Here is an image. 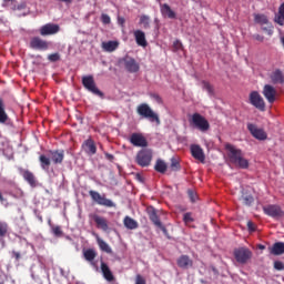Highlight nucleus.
I'll return each instance as SVG.
<instances>
[{
  "label": "nucleus",
  "mask_w": 284,
  "mask_h": 284,
  "mask_svg": "<svg viewBox=\"0 0 284 284\" xmlns=\"http://www.w3.org/2000/svg\"><path fill=\"white\" fill-rule=\"evenodd\" d=\"M225 150H227L230 163L240 168L241 170H247L250 168V162L247 159L243 158V151L236 149L234 145L227 143L225 144Z\"/></svg>",
  "instance_id": "obj_1"
},
{
  "label": "nucleus",
  "mask_w": 284,
  "mask_h": 284,
  "mask_svg": "<svg viewBox=\"0 0 284 284\" xmlns=\"http://www.w3.org/2000/svg\"><path fill=\"white\" fill-rule=\"evenodd\" d=\"M136 113L139 116H141V119H146L150 121V123H156V125H161V119L159 118V114H156L148 103H141L138 105Z\"/></svg>",
  "instance_id": "obj_2"
},
{
  "label": "nucleus",
  "mask_w": 284,
  "mask_h": 284,
  "mask_svg": "<svg viewBox=\"0 0 284 284\" xmlns=\"http://www.w3.org/2000/svg\"><path fill=\"white\" fill-rule=\"evenodd\" d=\"M190 125L200 130V132H207L210 130V122L201 113H193L189 120Z\"/></svg>",
  "instance_id": "obj_3"
},
{
  "label": "nucleus",
  "mask_w": 284,
  "mask_h": 284,
  "mask_svg": "<svg viewBox=\"0 0 284 284\" xmlns=\"http://www.w3.org/2000/svg\"><path fill=\"white\" fill-rule=\"evenodd\" d=\"M233 256L240 265H246V263H250L252 261L253 253L247 247H239L235 248L233 252Z\"/></svg>",
  "instance_id": "obj_4"
},
{
  "label": "nucleus",
  "mask_w": 284,
  "mask_h": 284,
  "mask_svg": "<svg viewBox=\"0 0 284 284\" xmlns=\"http://www.w3.org/2000/svg\"><path fill=\"white\" fill-rule=\"evenodd\" d=\"M89 195L97 205H101L102 207H116V204L112 200L106 199L105 194L101 195V193L91 190L89 191Z\"/></svg>",
  "instance_id": "obj_5"
},
{
  "label": "nucleus",
  "mask_w": 284,
  "mask_h": 284,
  "mask_svg": "<svg viewBox=\"0 0 284 284\" xmlns=\"http://www.w3.org/2000/svg\"><path fill=\"white\" fill-rule=\"evenodd\" d=\"M135 162L140 168H148L150 163H152V150L150 149H142L138 152L135 156Z\"/></svg>",
  "instance_id": "obj_6"
},
{
  "label": "nucleus",
  "mask_w": 284,
  "mask_h": 284,
  "mask_svg": "<svg viewBox=\"0 0 284 284\" xmlns=\"http://www.w3.org/2000/svg\"><path fill=\"white\" fill-rule=\"evenodd\" d=\"M82 85L85 88V90H88L92 94H95V97H100L101 99H103V93L101 92V90H99V88H97V82H94L93 75H84L82 78Z\"/></svg>",
  "instance_id": "obj_7"
},
{
  "label": "nucleus",
  "mask_w": 284,
  "mask_h": 284,
  "mask_svg": "<svg viewBox=\"0 0 284 284\" xmlns=\"http://www.w3.org/2000/svg\"><path fill=\"white\" fill-rule=\"evenodd\" d=\"M29 48H31V50H39L40 52H45L50 50V42L39 36L32 37L29 42Z\"/></svg>",
  "instance_id": "obj_8"
},
{
  "label": "nucleus",
  "mask_w": 284,
  "mask_h": 284,
  "mask_svg": "<svg viewBox=\"0 0 284 284\" xmlns=\"http://www.w3.org/2000/svg\"><path fill=\"white\" fill-rule=\"evenodd\" d=\"M121 65L126 70V72H130L131 74H134L141 70V65H139V62L130 55H126L120 60Z\"/></svg>",
  "instance_id": "obj_9"
},
{
  "label": "nucleus",
  "mask_w": 284,
  "mask_h": 284,
  "mask_svg": "<svg viewBox=\"0 0 284 284\" xmlns=\"http://www.w3.org/2000/svg\"><path fill=\"white\" fill-rule=\"evenodd\" d=\"M248 101L253 108H256L260 112H265V100L258 91H252L248 95Z\"/></svg>",
  "instance_id": "obj_10"
},
{
  "label": "nucleus",
  "mask_w": 284,
  "mask_h": 284,
  "mask_svg": "<svg viewBox=\"0 0 284 284\" xmlns=\"http://www.w3.org/2000/svg\"><path fill=\"white\" fill-rule=\"evenodd\" d=\"M146 213L153 225H155V227H159L163 232V234H168V229L163 225L161 219H159V214H156V209L150 206L146 209Z\"/></svg>",
  "instance_id": "obj_11"
},
{
  "label": "nucleus",
  "mask_w": 284,
  "mask_h": 284,
  "mask_svg": "<svg viewBox=\"0 0 284 284\" xmlns=\"http://www.w3.org/2000/svg\"><path fill=\"white\" fill-rule=\"evenodd\" d=\"M61 31V27L55 23H47L42 26L39 30L41 37H52L54 34H59Z\"/></svg>",
  "instance_id": "obj_12"
},
{
  "label": "nucleus",
  "mask_w": 284,
  "mask_h": 284,
  "mask_svg": "<svg viewBox=\"0 0 284 284\" xmlns=\"http://www.w3.org/2000/svg\"><path fill=\"white\" fill-rule=\"evenodd\" d=\"M0 124L7 125L8 128H13L14 122L10 119V115L6 112V103L0 99Z\"/></svg>",
  "instance_id": "obj_13"
},
{
  "label": "nucleus",
  "mask_w": 284,
  "mask_h": 284,
  "mask_svg": "<svg viewBox=\"0 0 284 284\" xmlns=\"http://www.w3.org/2000/svg\"><path fill=\"white\" fill-rule=\"evenodd\" d=\"M247 130L251 132L252 136L254 139H257V141H265L267 139V133L263 129H258L256 124L248 123Z\"/></svg>",
  "instance_id": "obj_14"
},
{
  "label": "nucleus",
  "mask_w": 284,
  "mask_h": 284,
  "mask_svg": "<svg viewBox=\"0 0 284 284\" xmlns=\"http://www.w3.org/2000/svg\"><path fill=\"white\" fill-rule=\"evenodd\" d=\"M130 143L135 148H148V140L141 133H132L130 136Z\"/></svg>",
  "instance_id": "obj_15"
},
{
  "label": "nucleus",
  "mask_w": 284,
  "mask_h": 284,
  "mask_svg": "<svg viewBox=\"0 0 284 284\" xmlns=\"http://www.w3.org/2000/svg\"><path fill=\"white\" fill-rule=\"evenodd\" d=\"M90 219H92L98 227V230H102V232H108L110 226L108 224V220L99 214H90Z\"/></svg>",
  "instance_id": "obj_16"
},
{
  "label": "nucleus",
  "mask_w": 284,
  "mask_h": 284,
  "mask_svg": "<svg viewBox=\"0 0 284 284\" xmlns=\"http://www.w3.org/2000/svg\"><path fill=\"white\" fill-rule=\"evenodd\" d=\"M263 97L268 101V103H274L276 101V88L271 84H265L262 91Z\"/></svg>",
  "instance_id": "obj_17"
},
{
  "label": "nucleus",
  "mask_w": 284,
  "mask_h": 284,
  "mask_svg": "<svg viewBox=\"0 0 284 284\" xmlns=\"http://www.w3.org/2000/svg\"><path fill=\"white\" fill-rule=\"evenodd\" d=\"M264 213L267 216H272V219H278V216H283V210H281V206L278 205H267L263 207Z\"/></svg>",
  "instance_id": "obj_18"
},
{
  "label": "nucleus",
  "mask_w": 284,
  "mask_h": 284,
  "mask_svg": "<svg viewBox=\"0 0 284 284\" xmlns=\"http://www.w3.org/2000/svg\"><path fill=\"white\" fill-rule=\"evenodd\" d=\"M20 174L22 179L31 186L37 187V176L34 173H32L30 170H26L23 168H20Z\"/></svg>",
  "instance_id": "obj_19"
},
{
  "label": "nucleus",
  "mask_w": 284,
  "mask_h": 284,
  "mask_svg": "<svg viewBox=\"0 0 284 284\" xmlns=\"http://www.w3.org/2000/svg\"><path fill=\"white\" fill-rule=\"evenodd\" d=\"M82 150L88 156H94L97 154V144L92 138H89L82 143Z\"/></svg>",
  "instance_id": "obj_20"
},
{
  "label": "nucleus",
  "mask_w": 284,
  "mask_h": 284,
  "mask_svg": "<svg viewBox=\"0 0 284 284\" xmlns=\"http://www.w3.org/2000/svg\"><path fill=\"white\" fill-rule=\"evenodd\" d=\"M191 154L193 159L196 161H200V163H205V152H203V149L199 144L191 145Z\"/></svg>",
  "instance_id": "obj_21"
},
{
  "label": "nucleus",
  "mask_w": 284,
  "mask_h": 284,
  "mask_svg": "<svg viewBox=\"0 0 284 284\" xmlns=\"http://www.w3.org/2000/svg\"><path fill=\"white\" fill-rule=\"evenodd\" d=\"M178 266L181 267V270H190V267L194 266V261L190 258V255H181L178 261Z\"/></svg>",
  "instance_id": "obj_22"
},
{
  "label": "nucleus",
  "mask_w": 284,
  "mask_h": 284,
  "mask_svg": "<svg viewBox=\"0 0 284 284\" xmlns=\"http://www.w3.org/2000/svg\"><path fill=\"white\" fill-rule=\"evenodd\" d=\"M50 156H51V161L55 165H59L63 163V159H65V151L63 150L50 151Z\"/></svg>",
  "instance_id": "obj_23"
},
{
  "label": "nucleus",
  "mask_w": 284,
  "mask_h": 284,
  "mask_svg": "<svg viewBox=\"0 0 284 284\" xmlns=\"http://www.w3.org/2000/svg\"><path fill=\"white\" fill-rule=\"evenodd\" d=\"M133 34H134L135 43L141 45V48H148V40L145 39V32H143L142 30H135Z\"/></svg>",
  "instance_id": "obj_24"
},
{
  "label": "nucleus",
  "mask_w": 284,
  "mask_h": 284,
  "mask_svg": "<svg viewBox=\"0 0 284 284\" xmlns=\"http://www.w3.org/2000/svg\"><path fill=\"white\" fill-rule=\"evenodd\" d=\"M83 256L93 267H97V263H94V258H97V251L94 248H88L83 251Z\"/></svg>",
  "instance_id": "obj_25"
},
{
  "label": "nucleus",
  "mask_w": 284,
  "mask_h": 284,
  "mask_svg": "<svg viewBox=\"0 0 284 284\" xmlns=\"http://www.w3.org/2000/svg\"><path fill=\"white\" fill-rule=\"evenodd\" d=\"M101 272L105 281H109V283H112V281H114V274H112L110 266H108L105 262H101Z\"/></svg>",
  "instance_id": "obj_26"
},
{
  "label": "nucleus",
  "mask_w": 284,
  "mask_h": 284,
  "mask_svg": "<svg viewBox=\"0 0 284 284\" xmlns=\"http://www.w3.org/2000/svg\"><path fill=\"white\" fill-rule=\"evenodd\" d=\"M161 13L163 17H168L169 19H176V12H174L168 3L161 6Z\"/></svg>",
  "instance_id": "obj_27"
},
{
  "label": "nucleus",
  "mask_w": 284,
  "mask_h": 284,
  "mask_svg": "<svg viewBox=\"0 0 284 284\" xmlns=\"http://www.w3.org/2000/svg\"><path fill=\"white\" fill-rule=\"evenodd\" d=\"M123 225H124V227H126V230H138L139 229V222H136V220H134L128 215L123 220Z\"/></svg>",
  "instance_id": "obj_28"
},
{
  "label": "nucleus",
  "mask_w": 284,
  "mask_h": 284,
  "mask_svg": "<svg viewBox=\"0 0 284 284\" xmlns=\"http://www.w3.org/2000/svg\"><path fill=\"white\" fill-rule=\"evenodd\" d=\"M97 243L101 250V252H105V254H112V247H110V244L103 241L99 235L97 236Z\"/></svg>",
  "instance_id": "obj_29"
},
{
  "label": "nucleus",
  "mask_w": 284,
  "mask_h": 284,
  "mask_svg": "<svg viewBox=\"0 0 284 284\" xmlns=\"http://www.w3.org/2000/svg\"><path fill=\"white\" fill-rule=\"evenodd\" d=\"M119 48V41L102 42V50L104 52H114Z\"/></svg>",
  "instance_id": "obj_30"
},
{
  "label": "nucleus",
  "mask_w": 284,
  "mask_h": 284,
  "mask_svg": "<svg viewBox=\"0 0 284 284\" xmlns=\"http://www.w3.org/2000/svg\"><path fill=\"white\" fill-rule=\"evenodd\" d=\"M271 254L274 256H281V254H284V243L283 242H276L273 244L271 248Z\"/></svg>",
  "instance_id": "obj_31"
},
{
  "label": "nucleus",
  "mask_w": 284,
  "mask_h": 284,
  "mask_svg": "<svg viewBox=\"0 0 284 284\" xmlns=\"http://www.w3.org/2000/svg\"><path fill=\"white\" fill-rule=\"evenodd\" d=\"M274 21L277 26H284V2L278 7Z\"/></svg>",
  "instance_id": "obj_32"
},
{
  "label": "nucleus",
  "mask_w": 284,
  "mask_h": 284,
  "mask_svg": "<svg viewBox=\"0 0 284 284\" xmlns=\"http://www.w3.org/2000/svg\"><path fill=\"white\" fill-rule=\"evenodd\" d=\"M271 80L273 83H284V77H283V71L281 70H275L273 74L271 75Z\"/></svg>",
  "instance_id": "obj_33"
},
{
  "label": "nucleus",
  "mask_w": 284,
  "mask_h": 284,
  "mask_svg": "<svg viewBox=\"0 0 284 284\" xmlns=\"http://www.w3.org/2000/svg\"><path fill=\"white\" fill-rule=\"evenodd\" d=\"M39 161H40V165H41L42 170H44V172H48V170H50V165H51L50 158L42 154L39 156Z\"/></svg>",
  "instance_id": "obj_34"
},
{
  "label": "nucleus",
  "mask_w": 284,
  "mask_h": 284,
  "mask_svg": "<svg viewBox=\"0 0 284 284\" xmlns=\"http://www.w3.org/2000/svg\"><path fill=\"white\" fill-rule=\"evenodd\" d=\"M255 23H258L260 26H268L270 19L265 14L257 13L254 16Z\"/></svg>",
  "instance_id": "obj_35"
},
{
  "label": "nucleus",
  "mask_w": 284,
  "mask_h": 284,
  "mask_svg": "<svg viewBox=\"0 0 284 284\" xmlns=\"http://www.w3.org/2000/svg\"><path fill=\"white\" fill-rule=\"evenodd\" d=\"M154 170L155 172H160V174H165V172H168V164H165L163 160H158Z\"/></svg>",
  "instance_id": "obj_36"
},
{
  "label": "nucleus",
  "mask_w": 284,
  "mask_h": 284,
  "mask_svg": "<svg viewBox=\"0 0 284 284\" xmlns=\"http://www.w3.org/2000/svg\"><path fill=\"white\" fill-rule=\"evenodd\" d=\"M170 168L173 172H179V170H181V162L178 160V158H171Z\"/></svg>",
  "instance_id": "obj_37"
},
{
  "label": "nucleus",
  "mask_w": 284,
  "mask_h": 284,
  "mask_svg": "<svg viewBox=\"0 0 284 284\" xmlns=\"http://www.w3.org/2000/svg\"><path fill=\"white\" fill-rule=\"evenodd\" d=\"M51 232L57 239H61L63 236V230L59 225H51Z\"/></svg>",
  "instance_id": "obj_38"
},
{
  "label": "nucleus",
  "mask_w": 284,
  "mask_h": 284,
  "mask_svg": "<svg viewBox=\"0 0 284 284\" xmlns=\"http://www.w3.org/2000/svg\"><path fill=\"white\" fill-rule=\"evenodd\" d=\"M8 223L0 222V239H6V236L8 235Z\"/></svg>",
  "instance_id": "obj_39"
},
{
  "label": "nucleus",
  "mask_w": 284,
  "mask_h": 284,
  "mask_svg": "<svg viewBox=\"0 0 284 284\" xmlns=\"http://www.w3.org/2000/svg\"><path fill=\"white\" fill-rule=\"evenodd\" d=\"M140 24L143 26L145 30H148V28H150V16H145V14L141 16Z\"/></svg>",
  "instance_id": "obj_40"
},
{
  "label": "nucleus",
  "mask_w": 284,
  "mask_h": 284,
  "mask_svg": "<svg viewBox=\"0 0 284 284\" xmlns=\"http://www.w3.org/2000/svg\"><path fill=\"white\" fill-rule=\"evenodd\" d=\"M202 88H203V90L209 92V94H211V95L214 94V87H212L210 82L202 81Z\"/></svg>",
  "instance_id": "obj_41"
},
{
  "label": "nucleus",
  "mask_w": 284,
  "mask_h": 284,
  "mask_svg": "<svg viewBox=\"0 0 284 284\" xmlns=\"http://www.w3.org/2000/svg\"><path fill=\"white\" fill-rule=\"evenodd\" d=\"M48 61H50V63H57V61H61V54L59 52L51 53L48 55Z\"/></svg>",
  "instance_id": "obj_42"
},
{
  "label": "nucleus",
  "mask_w": 284,
  "mask_h": 284,
  "mask_svg": "<svg viewBox=\"0 0 284 284\" xmlns=\"http://www.w3.org/2000/svg\"><path fill=\"white\" fill-rule=\"evenodd\" d=\"M183 221L185 225H190V223H194V217H192V213H185L183 215Z\"/></svg>",
  "instance_id": "obj_43"
},
{
  "label": "nucleus",
  "mask_w": 284,
  "mask_h": 284,
  "mask_svg": "<svg viewBox=\"0 0 284 284\" xmlns=\"http://www.w3.org/2000/svg\"><path fill=\"white\" fill-rule=\"evenodd\" d=\"M244 205H252L254 203V196L252 195H245L242 196Z\"/></svg>",
  "instance_id": "obj_44"
},
{
  "label": "nucleus",
  "mask_w": 284,
  "mask_h": 284,
  "mask_svg": "<svg viewBox=\"0 0 284 284\" xmlns=\"http://www.w3.org/2000/svg\"><path fill=\"white\" fill-rule=\"evenodd\" d=\"M264 32H266V34H268L270 37H272V34H274V27L272 26V23L268 22V24H266V27H264L262 29Z\"/></svg>",
  "instance_id": "obj_45"
},
{
  "label": "nucleus",
  "mask_w": 284,
  "mask_h": 284,
  "mask_svg": "<svg viewBox=\"0 0 284 284\" xmlns=\"http://www.w3.org/2000/svg\"><path fill=\"white\" fill-rule=\"evenodd\" d=\"M101 21L104 26H110L112 19L106 13L101 14Z\"/></svg>",
  "instance_id": "obj_46"
},
{
  "label": "nucleus",
  "mask_w": 284,
  "mask_h": 284,
  "mask_svg": "<svg viewBox=\"0 0 284 284\" xmlns=\"http://www.w3.org/2000/svg\"><path fill=\"white\" fill-rule=\"evenodd\" d=\"M173 48H174V50H183V43H181V41H179V40H175L174 42H173Z\"/></svg>",
  "instance_id": "obj_47"
},
{
  "label": "nucleus",
  "mask_w": 284,
  "mask_h": 284,
  "mask_svg": "<svg viewBox=\"0 0 284 284\" xmlns=\"http://www.w3.org/2000/svg\"><path fill=\"white\" fill-rule=\"evenodd\" d=\"M274 267L278 271H282V270H284V264L281 261H276V262H274Z\"/></svg>",
  "instance_id": "obj_48"
},
{
  "label": "nucleus",
  "mask_w": 284,
  "mask_h": 284,
  "mask_svg": "<svg viewBox=\"0 0 284 284\" xmlns=\"http://www.w3.org/2000/svg\"><path fill=\"white\" fill-rule=\"evenodd\" d=\"M135 284H145V278L141 275H136Z\"/></svg>",
  "instance_id": "obj_49"
},
{
  "label": "nucleus",
  "mask_w": 284,
  "mask_h": 284,
  "mask_svg": "<svg viewBox=\"0 0 284 284\" xmlns=\"http://www.w3.org/2000/svg\"><path fill=\"white\" fill-rule=\"evenodd\" d=\"M247 227H248V231L256 232V226L254 225V222L248 221L247 222Z\"/></svg>",
  "instance_id": "obj_50"
},
{
  "label": "nucleus",
  "mask_w": 284,
  "mask_h": 284,
  "mask_svg": "<svg viewBox=\"0 0 284 284\" xmlns=\"http://www.w3.org/2000/svg\"><path fill=\"white\" fill-rule=\"evenodd\" d=\"M118 23H119V26H121V28H124V26H125V18L118 17Z\"/></svg>",
  "instance_id": "obj_51"
},
{
  "label": "nucleus",
  "mask_w": 284,
  "mask_h": 284,
  "mask_svg": "<svg viewBox=\"0 0 284 284\" xmlns=\"http://www.w3.org/2000/svg\"><path fill=\"white\" fill-rule=\"evenodd\" d=\"M12 3H14V0H3V8H8V6H12Z\"/></svg>",
  "instance_id": "obj_52"
},
{
  "label": "nucleus",
  "mask_w": 284,
  "mask_h": 284,
  "mask_svg": "<svg viewBox=\"0 0 284 284\" xmlns=\"http://www.w3.org/2000/svg\"><path fill=\"white\" fill-rule=\"evenodd\" d=\"M189 196H190L192 203H194L196 201V194L193 193V191H189Z\"/></svg>",
  "instance_id": "obj_53"
},
{
  "label": "nucleus",
  "mask_w": 284,
  "mask_h": 284,
  "mask_svg": "<svg viewBox=\"0 0 284 284\" xmlns=\"http://www.w3.org/2000/svg\"><path fill=\"white\" fill-rule=\"evenodd\" d=\"M13 10H26V2H21L18 7H13Z\"/></svg>",
  "instance_id": "obj_54"
},
{
  "label": "nucleus",
  "mask_w": 284,
  "mask_h": 284,
  "mask_svg": "<svg viewBox=\"0 0 284 284\" xmlns=\"http://www.w3.org/2000/svg\"><path fill=\"white\" fill-rule=\"evenodd\" d=\"M104 156L108 161H110L112 163V161H114V156L108 152L104 153Z\"/></svg>",
  "instance_id": "obj_55"
},
{
  "label": "nucleus",
  "mask_w": 284,
  "mask_h": 284,
  "mask_svg": "<svg viewBox=\"0 0 284 284\" xmlns=\"http://www.w3.org/2000/svg\"><path fill=\"white\" fill-rule=\"evenodd\" d=\"M254 37V39L256 40V41H261V42H263L264 41V37L263 36H261V34H255V36H253Z\"/></svg>",
  "instance_id": "obj_56"
},
{
  "label": "nucleus",
  "mask_w": 284,
  "mask_h": 284,
  "mask_svg": "<svg viewBox=\"0 0 284 284\" xmlns=\"http://www.w3.org/2000/svg\"><path fill=\"white\" fill-rule=\"evenodd\" d=\"M13 256H14L16 261H19V258H21V253L13 251Z\"/></svg>",
  "instance_id": "obj_57"
},
{
  "label": "nucleus",
  "mask_w": 284,
  "mask_h": 284,
  "mask_svg": "<svg viewBox=\"0 0 284 284\" xmlns=\"http://www.w3.org/2000/svg\"><path fill=\"white\" fill-rule=\"evenodd\" d=\"M13 282L9 281V280H2V282H0V284H12Z\"/></svg>",
  "instance_id": "obj_58"
},
{
  "label": "nucleus",
  "mask_w": 284,
  "mask_h": 284,
  "mask_svg": "<svg viewBox=\"0 0 284 284\" xmlns=\"http://www.w3.org/2000/svg\"><path fill=\"white\" fill-rule=\"evenodd\" d=\"M59 1H62V3H67V4L72 3V0H59Z\"/></svg>",
  "instance_id": "obj_59"
},
{
  "label": "nucleus",
  "mask_w": 284,
  "mask_h": 284,
  "mask_svg": "<svg viewBox=\"0 0 284 284\" xmlns=\"http://www.w3.org/2000/svg\"><path fill=\"white\" fill-rule=\"evenodd\" d=\"M153 98L156 100V101H161V97L159 94H154Z\"/></svg>",
  "instance_id": "obj_60"
},
{
  "label": "nucleus",
  "mask_w": 284,
  "mask_h": 284,
  "mask_svg": "<svg viewBox=\"0 0 284 284\" xmlns=\"http://www.w3.org/2000/svg\"><path fill=\"white\" fill-rule=\"evenodd\" d=\"M6 201V199L3 197V194H1L0 192V202L3 203Z\"/></svg>",
  "instance_id": "obj_61"
},
{
  "label": "nucleus",
  "mask_w": 284,
  "mask_h": 284,
  "mask_svg": "<svg viewBox=\"0 0 284 284\" xmlns=\"http://www.w3.org/2000/svg\"><path fill=\"white\" fill-rule=\"evenodd\" d=\"M136 179H138V181H141V182L143 181V178H141L140 174L136 175Z\"/></svg>",
  "instance_id": "obj_62"
},
{
  "label": "nucleus",
  "mask_w": 284,
  "mask_h": 284,
  "mask_svg": "<svg viewBox=\"0 0 284 284\" xmlns=\"http://www.w3.org/2000/svg\"><path fill=\"white\" fill-rule=\"evenodd\" d=\"M38 219H39L40 223H43V216L38 215Z\"/></svg>",
  "instance_id": "obj_63"
},
{
  "label": "nucleus",
  "mask_w": 284,
  "mask_h": 284,
  "mask_svg": "<svg viewBox=\"0 0 284 284\" xmlns=\"http://www.w3.org/2000/svg\"><path fill=\"white\" fill-rule=\"evenodd\" d=\"M264 248H265V245H263V244L258 245V250H264Z\"/></svg>",
  "instance_id": "obj_64"
}]
</instances>
